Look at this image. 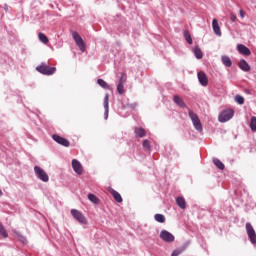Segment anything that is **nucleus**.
<instances>
[{"label":"nucleus","instance_id":"9","mask_svg":"<svg viewBox=\"0 0 256 256\" xmlns=\"http://www.w3.org/2000/svg\"><path fill=\"white\" fill-rule=\"evenodd\" d=\"M160 238L162 241H166V243H173V241H175V236L167 230L161 231Z\"/></svg>","mask_w":256,"mask_h":256},{"label":"nucleus","instance_id":"1","mask_svg":"<svg viewBox=\"0 0 256 256\" xmlns=\"http://www.w3.org/2000/svg\"><path fill=\"white\" fill-rule=\"evenodd\" d=\"M36 71L42 75H54L57 68L49 66V64L42 62L39 66L36 67Z\"/></svg>","mask_w":256,"mask_h":256},{"label":"nucleus","instance_id":"36","mask_svg":"<svg viewBox=\"0 0 256 256\" xmlns=\"http://www.w3.org/2000/svg\"><path fill=\"white\" fill-rule=\"evenodd\" d=\"M239 14H240L241 19H244V18H245V11H243V9H241V10L239 11Z\"/></svg>","mask_w":256,"mask_h":256},{"label":"nucleus","instance_id":"37","mask_svg":"<svg viewBox=\"0 0 256 256\" xmlns=\"http://www.w3.org/2000/svg\"><path fill=\"white\" fill-rule=\"evenodd\" d=\"M0 197H3V191L0 189Z\"/></svg>","mask_w":256,"mask_h":256},{"label":"nucleus","instance_id":"33","mask_svg":"<svg viewBox=\"0 0 256 256\" xmlns=\"http://www.w3.org/2000/svg\"><path fill=\"white\" fill-rule=\"evenodd\" d=\"M230 19H231V21H233L235 23V21H237V16L235 14L231 13Z\"/></svg>","mask_w":256,"mask_h":256},{"label":"nucleus","instance_id":"15","mask_svg":"<svg viewBox=\"0 0 256 256\" xmlns=\"http://www.w3.org/2000/svg\"><path fill=\"white\" fill-rule=\"evenodd\" d=\"M238 67L245 72L251 71V66L245 60H240V62L238 63Z\"/></svg>","mask_w":256,"mask_h":256},{"label":"nucleus","instance_id":"30","mask_svg":"<svg viewBox=\"0 0 256 256\" xmlns=\"http://www.w3.org/2000/svg\"><path fill=\"white\" fill-rule=\"evenodd\" d=\"M235 101L238 103V105H243L245 103V98L241 95H236Z\"/></svg>","mask_w":256,"mask_h":256},{"label":"nucleus","instance_id":"17","mask_svg":"<svg viewBox=\"0 0 256 256\" xmlns=\"http://www.w3.org/2000/svg\"><path fill=\"white\" fill-rule=\"evenodd\" d=\"M173 101L174 103H176V105H178V107H185V102L183 101V98L179 95H174Z\"/></svg>","mask_w":256,"mask_h":256},{"label":"nucleus","instance_id":"29","mask_svg":"<svg viewBox=\"0 0 256 256\" xmlns=\"http://www.w3.org/2000/svg\"><path fill=\"white\" fill-rule=\"evenodd\" d=\"M0 235L4 237V239H7V237H9V234H7V230H5V227L1 223H0Z\"/></svg>","mask_w":256,"mask_h":256},{"label":"nucleus","instance_id":"7","mask_svg":"<svg viewBox=\"0 0 256 256\" xmlns=\"http://www.w3.org/2000/svg\"><path fill=\"white\" fill-rule=\"evenodd\" d=\"M233 114L234 112L232 109L224 110L219 115L218 121H220V123H226V121L233 119Z\"/></svg>","mask_w":256,"mask_h":256},{"label":"nucleus","instance_id":"6","mask_svg":"<svg viewBox=\"0 0 256 256\" xmlns=\"http://www.w3.org/2000/svg\"><path fill=\"white\" fill-rule=\"evenodd\" d=\"M72 37L76 43V45L79 47L80 51L84 53L86 51L87 47L85 46V41H83V38H81V35L77 32L72 33Z\"/></svg>","mask_w":256,"mask_h":256},{"label":"nucleus","instance_id":"19","mask_svg":"<svg viewBox=\"0 0 256 256\" xmlns=\"http://www.w3.org/2000/svg\"><path fill=\"white\" fill-rule=\"evenodd\" d=\"M134 133L138 136V137H145L147 135V132L145 131V129L141 128V127H136L134 129Z\"/></svg>","mask_w":256,"mask_h":256},{"label":"nucleus","instance_id":"23","mask_svg":"<svg viewBox=\"0 0 256 256\" xmlns=\"http://www.w3.org/2000/svg\"><path fill=\"white\" fill-rule=\"evenodd\" d=\"M194 55L196 59H203V51H201V48H199V46H196L194 48Z\"/></svg>","mask_w":256,"mask_h":256},{"label":"nucleus","instance_id":"28","mask_svg":"<svg viewBox=\"0 0 256 256\" xmlns=\"http://www.w3.org/2000/svg\"><path fill=\"white\" fill-rule=\"evenodd\" d=\"M155 221L158 223H165V216L163 214H156L154 216Z\"/></svg>","mask_w":256,"mask_h":256},{"label":"nucleus","instance_id":"8","mask_svg":"<svg viewBox=\"0 0 256 256\" xmlns=\"http://www.w3.org/2000/svg\"><path fill=\"white\" fill-rule=\"evenodd\" d=\"M125 83H127V74L123 73L117 85L119 95H125Z\"/></svg>","mask_w":256,"mask_h":256},{"label":"nucleus","instance_id":"27","mask_svg":"<svg viewBox=\"0 0 256 256\" xmlns=\"http://www.w3.org/2000/svg\"><path fill=\"white\" fill-rule=\"evenodd\" d=\"M144 151H151V142L145 139L142 143Z\"/></svg>","mask_w":256,"mask_h":256},{"label":"nucleus","instance_id":"2","mask_svg":"<svg viewBox=\"0 0 256 256\" xmlns=\"http://www.w3.org/2000/svg\"><path fill=\"white\" fill-rule=\"evenodd\" d=\"M188 115L196 131H199L201 133V131H203V125H201V120L199 119V116L197 115V113L193 112V110H189Z\"/></svg>","mask_w":256,"mask_h":256},{"label":"nucleus","instance_id":"3","mask_svg":"<svg viewBox=\"0 0 256 256\" xmlns=\"http://www.w3.org/2000/svg\"><path fill=\"white\" fill-rule=\"evenodd\" d=\"M34 172H35L36 177H38V179H40V181H43L44 183H47L49 181V175H47V172H45V170H43V168H41L39 166H35Z\"/></svg>","mask_w":256,"mask_h":256},{"label":"nucleus","instance_id":"11","mask_svg":"<svg viewBox=\"0 0 256 256\" xmlns=\"http://www.w3.org/2000/svg\"><path fill=\"white\" fill-rule=\"evenodd\" d=\"M72 168L77 173V175H83V165L77 159L72 160Z\"/></svg>","mask_w":256,"mask_h":256},{"label":"nucleus","instance_id":"21","mask_svg":"<svg viewBox=\"0 0 256 256\" xmlns=\"http://www.w3.org/2000/svg\"><path fill=\"white\" fill-rule=\"evenodd\" d=\"M97 83L100 87H102V89H107L108 91H111V86L108 85L105 80L103 79H98L97 80Z\"/></svg>","mask_w":256,"mask_h":256},{"label":"nucleus","instance_id":"26","mask_svg":"<svg viewBox=\"0 0 256 256\" xmlns=\"http://www.w3.org/2000/svg\"><path fill=\"white\" fill-rule=\"evenodd\" d=\"M184 39L189 45H193V39L191 38V34L189 33V31H184Z\"/></svg>","mask_w":256,"mask_h":256},{"label":"nucleus","instance_id":"10","mask_svg":"<svg viewBox=\"0 0 256 256\" xmlns=\"http://www.w3.org/2000/svg\"><path fill=\"white\" fill-rule=\"evenodd\" d=\"M52 139L59 145H62L63 147H69V145H71L69 140H67L57 134L52 135Z\"/></svg>","mask_w":256,"mask_h":256},{"label":"nucleus","instance_id":"20","mask_svg":"<svg viewBox=\"0 0 256 256\" xmlns=\"http://www.w3.org/2000/svg\"><path fill=\"white\" fill-rule=\"evenodd\" d=\"M221 61L225 67H231L233 65V62L231 61V58L229 56H222Z\"/></svg>","mask_w":256,"mask_h":256},{"label":"nucleus","instance_id":"18","mask_svg":"<svg viewBox=\"0 0 256 256\" xmlns=\"http://www.w3.org/2000/svg\"><path fill=\"white\" fill-rule=\"evenodd\" d=\"M110 193L115 199V201H117V203H123V197H121V194H119V192L112 189Z\"/></svg>","mask_w":256,"mask_h":256},{"label":"nucleus","instance_id":"16","mask_svg":"<svg viewBox=\"0 0 256 256\" xmlns=\"http://www.w3.org/2000/svg\"><path fill=\"white\" fill-rule=\"evenodd\" d=\"M176 203L178 207H180V209H186L187 207V202L185 201V198L181 196L176 198Z\"/></svg>","mask_w":256,"mask_h":256},{"label":"nucleus","instance_id":"34","mask_svg":"<svg viewBox=\"0 0 256 256\" xmlns=\"http://www.w3.org/2000/svg\"><path fill=\"white\" fill-rule=\"evenodd\" d=\"M104 117L105 119H109V108H105Z\"/></svg>","mask_w":256,"mask_h":256},{"label":"nucleus","instance_id":"24","mask_svg":"<svg viewBox=\"0 0 256 256\" xmlns=\"http://www.w3.org/2000/svg\"><path fill=\"white\" fill-rule=\"evenodd\" d=\"M38 37H39V41H41V43H44V45H47V43H49V38L45 34L40 32L38 34Z\"/></svg>","mask_w":256,"mask_h":256},{"label":"nucleus","instance_id":"4","mask_svg":"<svg viewBox=\"0 0 256 256\" xmlns=\"http://www.w3.org/2000/svg\"><path fill=\"white\" fill-rule=\"evenodd\" d=\"M71 215L80 223L81 225H87V218H85V215L77 209H72L71 210Z\"/></svg>","mask_w":256,"mask_h":256},{"label":"nucleus","instance_id":"22","mask_svg":"<svg viewBox=\"0 0 256 256\" xmlns=\"http://www.w3.org/2000/svg\"><path fill=\"white\" fill-rule=\"evenodd\" d=\"M213 163L217 167V169H220V171H223V169H225V164H223V162H221V160L215 158V159H213Z\"/></svg>","mask_w":256,"mask_h":256},{"label":"nucleus","instance_id":"12","mask_svg":"<svg viewBox=\"0 0 256 256\" xmlns=\"http://www.w3.org/2000/svg\"><path fill=\"white\" fill-rule=\"evenodd\" d=\"M198 80L203 87H207V85H209V78L203 71L198 72Z\"/></svg>","mask_w":256,"mask_h":256},{"label":"nucleus","instance_id":"5","mask_svg":"<svg viewBox=\"0 0 256 256\" xmlns=\"http://www.w3.org/2000/svg\"><path fill=\"white\" fill-rule=\"evenodd\" d=\"M246 233L248 235L249 241L252 243V245L256 244V232L255 228H253V225L251 223H246Z\"/></svg>","mask_w":256,"mask_h":256},{"label":"nucleus","instance_id":"25","mask_svg":"<svg viewBox=\"0 0 256 256\" xmlns=\"http://www.w3.org/2000/svg\"><path fill=\"white\" fill-rule=\"evenodd\" d=\"M88 199L91 201V203H94L95 205H99V198L95 196L94 194H88Z\"/></svg>","mask_w":256,"mask_h":256},{"label":"nucleus","instance_id":"14","mask_svg":"<svg viewBox=\"0 0 256 256\" xmlns=\"http://www.w3.org/2000/svg\"><path fill=\"white\" fill-rule=\"evenodd\" d=\"M212 27L215 35L221 37V27H219V21H217V19L215 18L212 21Z\"/></svg>","mask_w":256,"mask_h":256},{"label":"nucleus","instance_id":"31","mask_svg":"<svg viewBox=\"0 0 256 256\" xmlns=\"http://www.w3.org/2000/svg\"><path fill=\"white\" fill-rule=\"evenodd\" d=\"M250 129L256 131V117L253 116L250 120Z\"/></svg>","mask_w":256,"mask_h":256},{"label":"nucleus","instance_id":"32","mask_svg":"<svg viewBox=\"0 0 256 256\" xmlns=\"http://www.w3.org/2000/svg\"><path fill=\"white\" fill-rule=\"evenodd\" d=\"M104 109H109V94H106L104 97Z\"/></svg>","mask_w":256,"mask_h":256},{"label":"nucleus","instance_id":"35","mask_svg":"<svg viewBox=\"0 0 256 256\" xmlns=\"http://www.w3.org/2000/svg\"><path fill=\"white\" fill-rule=\"evenodd\" d=\"M181 253V250H174L171 254V256H179Z\"/></svg>","mask_w":256,"mask_h":256},{"label":"nucleus","instance_id":"13","mask_svg":"<svg viewBox=\"0 0 256 256\" xmlns=\"http://www.w3.org/2000/svg\"><path fill=\"white\" fill-rule=\"evenodd\" d=\"M237 50L239 53H241V55H245L246 57L251 55V50H249V48H247V46H245L243 44H238Z\"/></svg>","mask_w":256,"mask_h":256}]
</instances>
